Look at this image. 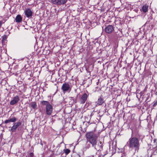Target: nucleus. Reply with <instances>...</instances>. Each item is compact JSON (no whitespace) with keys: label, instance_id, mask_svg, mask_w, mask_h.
Listing matches in <instances>:
<instances>
[{"label":"nucleus","instance_id":"21","mask_svg":"<svg viewBox=\"0 0 157 157\" xmlns=\"http://www.w3.org/2000/svg\"><path fill=\"white\" fill-rule=\"evenodd\" d=\"M34 154L33 152H31L29 154V156L30 157H33V156Z\"/></svg>","mask_w":157,"mask_h":157},{"label":"nucleus","instance_id":"2","mask_svg":"<svg viewBox=\"0 0 157 157\" xmlns=\"http://www.w3.org/2000/svg\"><path fill=\"white\" fill-rule=\"evenodd\" d=\"M86 137L87 141L91 144L92 146H94L98 141V135L92 132H89L87 133Z\"/></svg>","mask_w":157,"mask_h":157},{"label":"nucleus","instance_id":"8","mask_svg":"<svg viewBox=\"0 0 157 157\" xmlns=\"http://www.w3.org/2000/svg\"><path fill=\"white\" fill-rule=\"evenodd\" d=\"M52 3L58 5H63L65 4L67 0H51Z\"/></svg>","mask_w":157,"mask_h":157},{"label":"nucleus","instance_id":"6","mask_svg":"<svg viewBox=\"0 0 157 157\" xmlns=\"http://www.w3.org/2000/svg\"><path fill=\"white\" fill-rule=\"evenodd\" d=\"M103 143V142L100 140H98L96 143L95 144V146L92 147H94L97 151H101L102 149Z\"/></svg>","mask_w":157,"mask_h":157},{"label":"nucleus","instance_id":"4","mask_svg":"<svg viewBox=\"0 0 157 157\" xmlns=\"http://www.w3.org/2000/svg\"><path fill=\"white\" fill-rule=\"evenodd\" d=\"M104 99L102 96L99 97L97 101L95 102L92 103V105L94 107H96L98 105H101L104 102Z\"/></svg>","mask_w":157,"mask_h":157},{"label":"nucleus","instance_id":"1","mask_svg":"<svg viewBox=\"0 0 157 157\" xmlns=\"http://www.w3.org/2000/svg\"><path fill=\"white\" fill-rule=\"evenodd\" d=\"M126 145L129 148V150L132 151L133 155L138 151L140 144L138 139L135 137H131L127 143Z\"/></svg>","mask_w":157,"mask_h":157},{"label":"nucleus","instance_id":"11","mask_svg":"<svg viewBox=\"0 0 157 157\" xmlns=\"http://www.w3.org/2000/svg\"><path fill=\"white\" fill-rule=\"evenodd\" d=\"M19 99V96L18 95H16L13 97V100L10 101V104L11 105H14L17 103Z\"/></svg>","mask_w":157,"mask_h":157},{"label":"nucleus","instance_id":"5","mask_svg":"<svg viewBox=\"0 0 157 157\" xmlns=\"http://www.w3.org/2000/svg\"><path fill=\"white\" fill-rule=\"evenodd\" d=\"M72 86L68 83H64L62 86L61 89L63 92H70L71 90Z\"/></svg>","mask_w":157,"mask_h":157},{"label":"nucleus","instance_id":"25","mask_svg":"<svg viewBox=\"0 0 157 157\" xmlns=\"http://www.w3.org/2000/svg\"><path fill=\"white\" fill-rule=\"evenodd\" d=\"M123 155H121V157H123Z\"/></svg>","mask_w":157,"mask_h":157},{"label":"nucleus","instance_id":"16","mask_svg":"<svg viewBox=\"0 0 157 157\" xmlns=\"http://www.w3.org/2000/svg\"><path fill=\"white\" fill-rule=\"evenodd\" d=\"M7 20L6 17H4L2 20L0 21V28L1 27L2 24H4Z\"/></svg>","mask_w":157,"mask_h":157},{"label":"nucleus","instance_id":"10","mask_svg":"<svg viewBox=\"0 0 157 157\" xmlns=\"http://www.w3.org/2000/svg\"><path fill=\"white\" fill-rule=\"evenodd\" d=\"M88 96L86 93L83 94L79 100V102L80 104H84L87 100Z\"/></svg>","mask_w":157,"mask_h":157},{"label":"nucleus","instance_id":"13","mask_svg":"<svg viewBox=\"0 0 157 157\" xmlns=\"http://www.w3.org/2000/svg\"><path fill=\"white\" fill-rule=\"evenodd\" d=\"M148 7L149 6L148 5L144 4L142 6V8L140 9V11L144 13L146 12L148 10Z\"/></svg>","mask_w":157,"mask_h":157},{"label":"nucleus","instance_id":"3","mask_svg":"<svg viewBox=\"0 0 157 157\" xmlns=\"http://www.w3.org/2000/svg\"><path fill=\"white\" fill-rule=\"evenodd\" d=\"M41 104L43 105L46 106L45 113L46 115L48 116L51 115L53 111V107L49 102L45 101H41Z\"/></svg>","mask_w":157,"mask_h":157},{"label":"nucleus","instance_id":"17","mask_svg":"<svg viewBox=\"0 0 157 157\" xmlns=\"http://www.w3.org/2000/svg\"><path fill=\"white\" fill-rule=\"evenodd\" d=\"M63 151L67 155L70 152V150L68 149H65L63 150Z\"/></svg>","mask_w":157,"mask_h":157},{"label":"nucleus","instance_id":"23","mask_svg":"<svg viewBox=\"0 0 157 157\" xmlns=\"http://www.w3.org/2000/svg\"><path fill=\"white\" fill-rule=\"evenodd\" d=\"M147 24H149V21H147L146 23H145V24L144 25H146Z\"/></svg>","mask_w":157,"mask_h":157},{"label":"nucleus","instance_id":"9","mask_svg":"<svg viewBox=\"0 0 157 157\" xmlns=\"http://www.w3.org/2000/svg\"><path fill=\"white\" fill-rule=\"evenodd\" d=\"M105 32L108 34L111 33L114 30V28L112 25H109L105 29Z\"/></svg>","mask_w":157,"mask_h":157},{"label":"nucleus","instance_id":"22","mask_svg":"<svg viewBox=\"0 0 157 157\" xmlns=\"http://www.w3.org/2000/svg\"><path fill=\"white\" fill-rule=\"evenodd\" d=\"M134 10L136 13H138L139 11V10L138 9H135Z\"/></svg>","mask_w":157,"mask_h":157},{"label":"nucleus","instance_id":"7","mask_svg":"<svg viewBox=\"0 0 157 157\" xmlns=\"http://www.w3.org/2000/svg\"><path fill=\"white\" fill-rule=\"evenodd\" d=\"M21 125V122H18L14 123L13 126L12 127L10 131L12 132H16L17 128Z\"/></svg>","mask_w":157,"mask_h":157},{"label":"nucleus","instance_id":"12","mask_svg":"<svg viewBox=\"0 0 157 157\" xmlns=\"http://www.w3.org/2000/svg\"><path fill=\"white\" fill-rule=\"evenodd\" d=\"M25 15L28 17H29L32 16L33 12L30 9H27L25 11Z\"/></svg>","mask_w":157,"mask_h":157},{"label":"nucleus","instance_id":"15","mask_svg":"<svg viewBox=\"0 0 157 157\" xmlns=\"http://www.w3.org/2000/svg\"><path fill=\"white\" fill-rule=\"evenodd\" d=\"M31 107L33 109H35L37 106L36 103L35 102H32L31 103Z\"/></svg>","mask_w":157,"mask_h":157},{"label":"nucleus","instance_id":"14","mask_svg":"<svg viewBox=\"0 0 157 157\" xmlns=\"http://www.w3.org/2000/svg\"><path fill=\"white\" fill-rule=\"evenodd\" d=\"M22 17L20 15H18L15 18L16 21L17 22H20L22 21Z\"/></svg>","mask_w":157,"mask_h":157},{"label":"nucleus","instance_id":"20","mask_svg":"<svg viewBox=\"0 0 157 157\" xmlns=\"http://www.w3.org/2000/svg\"><path fill=\"white\" fill-rule=\"evenodd\" d=\"M10 122V119L6 120L4 121V123L6 124L8 123H9V122Z\"/></svg>","mask_w":157,"mask_h":157},{"label":"nucleus","instance_id":"18","mask_svg":"<svg viewBox=\"0 0 157 157\" xmlns=\"http://www.w3.org/2000/svg\"><path fill=\"white\" fill-rule=\"evenodd\" d=\"M17 120L16 118L14 117L10 119V122H14L16 121Z\"/></svg>","mask_w":157,"mask_h":157},{"label":"nucleus","instance_id":"24","mask_svg":"<svg viewBox=\"0 0 157 157\" xmlns=\"http://www.w3.org/2000/svg\"><path fill=\"white\" fill-rule=\"evenodd\" d=\"M155 120H157V116H156V117L155 118Z\"/></svg>","mask_w":157,"mask_h":157},{"label":"nucleus","instance_id":"19","mask_svg":"<svg viewBox=\"0 0 157 157\" xmlns=\"http://www.w3.org/2000/svg\"><path fill=\"white\" fill-rule=\"evenodd\" d=\"M7 38V36L5 35L4 36H3L2 37V40L3 41H4L6 40V39Z\"/></svg>","mask_w":157,"mask_h":157}]
</instances>
